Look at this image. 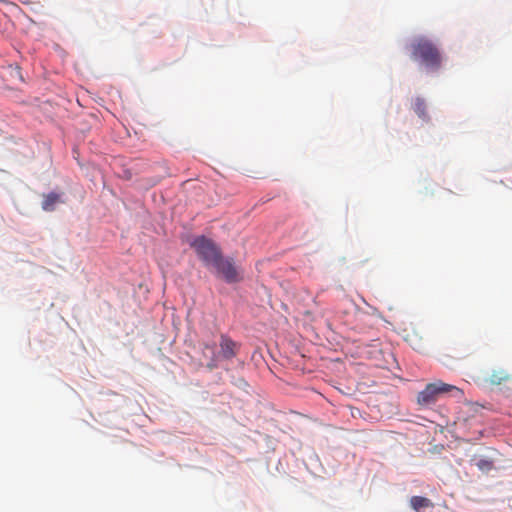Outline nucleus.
<instances>
[{
	"label": "nucleus",
	"mask_w": 512,
	"mask_h": 512,
	"mask_svg": "<svg viewBox=\"0 0 512 512\" xmlns=\"http://www.w3.org/2000/svg\"><path fill=\"white\" fill-rule=\"evenodd\" d=\"M411 57L431 71L442 65V54L437 45L425 37L415 39L411 44Z\"/></svg>",
	"instance_id": "f257e3e1"
},
{
	"label": "nucleus",
	"mask_w": 512,
	"mask_h": 512,
	"mask_svg": "<svg viewBox=\"0 0 512 512\" xmlns=\"http://www.w3.org/2000/svg\"><path fill=\"white\" fill-rule=\"evenodd\" d=\"M450 393L462 395V391L458 387L438 380L427 384L426 387L418 393L417 403L420 406L428 407L440 400L444 395Z\"/></svg>",
	"instance_id": "f03ea898"
},
{
	"label": "nucleus",
	"mask_w": 512,
	"mask_h": 512,
	"mask_svg": "<svg viewBox=\"0 0 512 512\" xmlns=\"http://www.w3.org/2000/svg\"><path fill=\"white\" fill-rule=\"evenodd\" d=\"M191 247L207 266L213 265L217 259L219 260V256L222 254L218 245L205 236L196 237L192 241Z\"/></svg>",
	"instance_id": "7ed1b4c3"
},
{
	"label": "nucleus",
	"mask_w": 512,
	"mask_h": 512,
	"mask_svg": "<svg viewBox=\"0 0 512 512\" xmlns=\"http://www.w3.org/2000/svg\"><path fill=\"white\" fill-rule=\"evenodd\" d=\"M212 266L223 276L226 282L234 283L239 281L238 272L231 259H224L221 254L219 260L217 259Z\"/></svg>",
	"instance_id": "20e7f679"
},
{
	"label": "nucleus",
	"mask_w": 512,
	"mask_h": 512,
	"mask_svg": "<svg viewBox=\"0 0 512 512\" xmlns=\"http://www.w3.org/2000/svg\"><path fill=\"white\" fill-rule=\"evenodd\" d=\"M219 360H231L234 358L240 349V344L232 340L230 337H228L225 334H222L220 336V342H219Z\"/></svg>",
	"instance_id": "39448f33"
},
{
	"label": "nucleus",
	"mask_w": 512,
	"mask_h": 512,
	"mask_svg": "<svg viewBox=\"0 0 512 512\" xmlns=\"http://www.w3.org/2000/svg\"><path fill=\"white\" fill-rule=\"evenodd\" d=\"M202 355L208 360L207 367L210 370L218 367L219 353L215 352V344L205 343L203 346Z\"/></svg>",
	"instance_id": "423d86ee"
},
{
	"label": "nucleus",
	"mask_w": 512,
	"mask_h": 512,
	"mask_svg": "<svg viewBox=\"0 0 512 512\" xmlns=\"http://www.w3.org/2000/svg\"><path fill=\"white\" fill-rule=\"evenodd\" d=\"M410 505L417 512H425L426 509H432L434 507L433 502L429 498L422 496L411 497Z\"/></svg>",
	"instance_id": "0eeeda50"
},
{
	"label": "nucleus",
	"mask_w": 512,
	"mask_h": 512,
	"mask_svg": "<svg viewBox=\"0 0 512 512\" xmlns=\"http://www.w3.org/2000/svg\"><path fill=\"white\" fill-rule=\"evenodd\" d=\"M509 378L510 375L505 370L500 369L494 370L484 381L489 385L498 386L509 380Z\"/></svg>",
	"instance_id": "6e6552de"
},
{
	"label": "nucleus",
	"mask_w": 512,
	"mask_h": 512,
	"mask_svg": "<svg viewBox=\"0 0 512 512\" xmlns=\"http://www.w3.org/2000/svg\"><path fill=\"white\" fill-rule=\"evenodd\" d=\"M61 202V196L57 193L51 192L44 195L42 208L45 211H53L57 203Z\"/></svg>",
	"instance_id": "1a4fd4ad"
},
{
	"label": "nucleus",
	"mask_w": 512,
	"mask_h": 512,
	"mask_svg": "<svg viewBox=\"0 0 512 512\" xmlns=\"http://www.w3.org/2000/svg\"><path fill=\"white\" fill-rule=\"evenodd\" d=\"M472 461H474V465L477 466V468L484 473H488L492 469H494V461L491 459L481 458L473 459Z\"/></svg>",
	"instance_id": "9d476101"
},
{
	"label": "nucleus",
	"mask_w": 512,
	"mask_h": 512,
	"mask_svg": "<svg viewBox=\"0 0 512 512\" xmlns=\"http://www.w3.org/2000/svg\"><path fill=\"white\" fill-rule=\"evenodd\" d=\"M414 111L415 113L421 117V118H426L427 116V113H426V104H425V101L421 98H417L415 100V103H414Z\"/></svg>",
	"instance_id": "9b49d317"
}]
</instances>
